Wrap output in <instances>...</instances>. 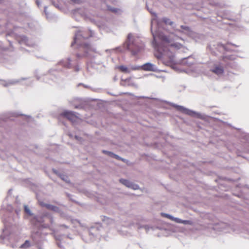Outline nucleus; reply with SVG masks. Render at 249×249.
<instances>
[{
	"mask_svg": "<svg viewBox=\"0 0 249 249\" xmlns=\"http://www.w3.org/2000/svg\"><path fill=\"white\" fill-rule=\"evenodd\" d=\"M24 211L26 214H27L28 215H29L30 216H32L33 215V214L31 212V210H30V209L29 208L28 206L24 205Z\"/></svg>",
	"mask_w": 249,
	"mask_h": 249,
	"instance_id": "nucleus-21",
	"label": "nucleus"
},
{
	"mask_svg": "<svg viewBox=\"0 0 249 249\" xmlns=\"http://www.w3.org/2000/svg\"><path fill=\"white\" fill-rule=\"evenodd\" d=\"M133 35L131 34H129L127 36V42L124 44V46L127 49H128V50L132 49L131 48H130V45L131 43H133Z\"/></svg>",
	"mask_w": 249,
	"mask_h": 249,
	"instance_id": "nucleus-13",
	"label": "nucleus"
},
{
	"mask_svg": "<svg viewBox=\"0 0 249 249\" xmlns=\"http://www.w3.org/2000/svg\"><path fill=\"white\" fill-rule=\"evenodd\" d=\"M87 37L83 35H82L80 32H77L74 37V43H77L78 44H80L81 43V38H86Z\"/></svg>",
	"mask_w": 249,
	"mask_h": 249,
	"instance_id": "nucleus-12",
	"label": "nucleus"
},
{
	"mask_svg": "<svg viewBox=\"0 0 249 249\" xmlns=\"http://www.w3.org/2000/svg\"><path fill=\"white\" fill-rule=\"evenodd\" d=\"M11 192H12V190H9V191H8V194L9 195H11Z\"/></svg>",
	"mask_w": 249,
	"mask_h": 249,
	"instance_id": "nucleus-28",
	"label": "nucleus"
},
{
	"mask_svg": "<svg viewBox=\"0 0 249 249\" xmlns=\"http://www.w3.org/2000/svg\"><path fill=\"white\" fill-rule=\"evenodd\" d=\"M64 116L71 121L72 124L79 123L80 119L72 111H66L63 114Z\"/></svg>",
	"mask_w": 249,
	"mask_h": 249,
	"instance_id": "nucleus-6",
	"label": "nucleus"
},
{
	"mask_svg": "<svg viewBox=\"0 0 249 249\" xmlns=\"http://www.w3.org/2000/svg\"><path fill=\"white\" fill-rule=\"evenodd\" d=\"M17 234L14 232L12 227H5L2 231V233L0 236V238L3 242L6 241L9 242L17 241Z\"/></svg>",
	"mask_w": 249,
	"mask_h": 249,
	"instance_id": "nucleus-3",
	"label": "nucleus"
},
{
	"mask_svg": "<svg viewBox=\"0 0 249 249\" xmlns=\"http://www.w3.org/2000/svg\"><path fill=\"white\" fill-rule=\"evenodd\" d=\"M181 110L182 111L183 113H184L185 114H188L189 115H191V116H193L194 117H196L197 118H202V115H201L200 114H199L198 113L195 112L194 111H193L191 110L185 109V110Z\"/></svg>",
	"mask_w": 249,
	"mask_h": 249,
	"instance_id": "nucleus-11",
	"label": "nucleus"
},
{
	"mask_svg": "<svg viewBox=\"0 0 249 249\" xmlns=\"http://www.w3.org/2000/svg\"><path fill=\"white\" fill-rule=\"evenodd\" d=\"M89 233L90 234H92V231L91 230L89 231Z\"/></svg>",
	"mask_w": 249,
	"mask_h": 249,
	"instance_id": "nucleus-30",
	"label": "nucleus"
},
{
	"mask_svg": "<svg viewBox=\"0 0 249 249\" xmlns=\"http://www.w3.org/2000/svg\"><path fill=\"white\" fill-rule=\"evenodd\" d=\"M160 23L156 17L153 18L151 20V30L153 36V45L155 49L159 53L155 54L158 58H169L171 62H174L175 50H177L183 47V45L178 41L182 39L169 38L162 32L160 31Z\"/></svg>",
	"mask_w": 249,
	"mask_h": 249,
	"instance_id": "nucleus-1",
	"label": "nucleus"
},
{
	"mask_svg": "<svg viewBox=\"0 0 249 249\" xmlns=\"http://www.w3.org/2000/svg\"><path fill=\"white\" fill-rule=\"evenodd\" d=\"M134 67H133L131 69H129L124 66H120L118 67V68L122 72H125V73H129V72H130L131 70H133L132 68Z\"/></svg>",
	"mask_w": 249,
	"mask_h": 249,
	"instance_id": "nucleus-18",
	"label": "nucleus"
},
{
	"mask_svg": "<svg viewBox=\"0 0 249 249\" xmlns=\"http://www.w3.org/2000/svg\"><path fill=\"white\" fill-rule=\"evenodd\" d=\"M103 152L104 153L107 155L108 156H109L110 157H112V158H115L116 159H117V160H123L122 158L120 157L119 156H118V155L113 153L111 152L107 151H106V150H103Z\"/></svg>",
	"mask_w": 249,
	"mask_h": 249,
	"instance_id": "nucleus-17",
	"label": "nucleus"
},
{
	"mask_svg": "<svg viewBox=\"0 0 249 249\" xmlns=\"http://www.w3.org/2000/svg\"><path fill=\"white\" fill-rule=\"evenodd\" d=\"M181 30L176 29V31L181 32L192 38H195L196 36V33L192 31L188 27L185 26H181Z\"/></svg>",
	"mask_w": 249,
	"mask_h": 249,
	"instance_id": "nucleus-7",
	"label": "nucleus"
},
{
	"mask_svg": "<svg viewBox=\"0 0 249 249\" xmlns=\"http://www.w3.org/2000/svg\"><path fill=\"white\" fill-rule=\"evenodd\" d=\"M15 82H16L12 81V82H10V84H13L15 83Z\"/></svg>",
	"mask_w": 249,
	"mask_h": 249,
	"instance_id": "nucleus-29",
	"label": "nucleus"
},
{
	"mask_svg": "<svg viewBox=\"0 0 249 249\" xmlns=\"http://www.w3.org/2000/svg\"><path fill=\"white\" fill-rule=\"evenodd\" d=\"M120 181L128 188L133 190H138L139 188V186L137 184H134L128 180L122 178L120 179Z\"/></svg>",
	"mask_w": 249,
	"mask_h": 249,
	"instance_id": "nucleus-8",
	"label": "nucleus"
},
{
	"mask_svg": "<svg viewBox=\"0 0 249 249\" xmlns=\"http://www.w3.org/2000/svg\"><path fill=\"white\" fill-rule=\"evenodd\" d=\"M88 45H88V44H85V47H88Z\"/></svg>",
	"mask_w": 249,
	"mask_h": 249,
	"instance_id": "nucleus-31",
	"label": "nucleus"
},
{
	"mask_svg": "<svg viewBox=\"0 0 249 249\" xmlns=\"http://www.w3.org/2000/svg\"><path fill=\"white\" fill-rule=\"evenodd\" d=\"M16 213L17 214V216L18 217V218L19 217V212L18 210H16Z\"/></svg>",
	"mask_w": 249,
	"mask_h": 249,
	"instance_id": "nucleus-25",
	"label": "nucleus"
},
{
	"mask_svg": "<svg viewBox=\"0 0 249 249\" xmlns=\"http://www.w3.org/2000/svg\"><path fill=\"white\" fill-rule=\"evenodd\" d=\"M141 49H142L141 48H140L137 51H135V50H132V54L134 55H136L138 53V52L140 51V50Z\"/></svg>",
	"mask_w": 249,
	"mask_h": 249,
	"instance_id": "nucleus-24",
	"label": "nucleus"
},
{
	"mask_svg": "<svg viewBox=\"0 0 249 249\" xmlns=\"http://www.w3.org/2000/svg\"><path fill=\"white\" fill-rule=\"evenodd\" d=\"M40 204L42 206L45 207L47 209L51 210L54 212H58L59 211V208L55 206L48 204H45L44 203H40Z\"/></svg>",
	"mask_w": 249,
	"mask_h": 249,
	"instance_id": "nucleus-10",
	"label": "nucleus"
},
{
	"mask_svg": "<svg viewBox=\"0 0 249 249\" xmlns=\"http://www.w3.org/2000/svg\"><path fill=\"white\" fill-rule=\"evenodd\" d=\"M136 228H137L138 229H144L145 230V231H147L149 229V227L147 226V225H140V224L139 223H137L136 224Z\"/></svg>",
	"mask_w": 249,
	"mask_h": 249,
	"instance_id": "nucleus-19",
	"label": "nucleus"
},
{
	"mask_svg": "<svg viewBox=\"0 0 249 249\" xmlns=\"http://www.w3.org/2000/svg\"><path fill=\"white\" fill-rule=\"evenodd\" d=\"M121 85L123 86L129 85L137 87V85L131 82V78H129L122 82Z\"/></svg>",
	"mask_w": 249,
	"mask_h": 249,
	"instance_id": "nucleus-16",
	"label": "nucleus"
},
{
	"mask_svg": "<svg viewBox=\"0 0 249 249\" xmlns=\"http://www.w3.org/2000/svg\"><path fill=\"white\" fill-rule=\"evenodd\" d=\"M61 178L63 180H65L66 181H67V180L66 179H65V177L64 176H61Z\"/></svg>",
	"mask_w": 249,
	"mask_h": 249,
	"instance_id": "nucleus-26",
	"label": "nucleus"
},
{
	"mask_svg": "<svg viewBox=\"0 0 249 249\" xmlns=\"http://www.w3.org/2000/svg\"><path fill=\"white\" fill-rule=\"evenodd\" d=\"M106 104L107 103L106 102L101 100H98L94 101L93 105H96L98 108H101L105 107Z\"/></svg>",
	"mask_w": 249,
	"mask_h": 249,
	"instance_id": "nucleus-14",
	"label": "nucleus"
},
{
	"mask_svg": "<svg viewBox=\"0 0 249 249\" xmlns=\"http://www.w3.org/2000/svg\"><path fill=\"white\" fill-rule=\"evenodd\" d=\"M75 139H76V140H77L79 141V140H80V137H78V136H75Z\"/></svg>",
	"mask_w": 249,
	"mask_h": 249,
	"instance_id": "nucleus-27",
	"label": "nucleus"
},
{
	"mask_svg": "<svg viewBox=\"0 0 249 249\" xmlns=\"http://www.w3.org/2000/svg\"><path fill=\"white\" fill-rule=\"evenodd\" d=\"M162 21L166 24H168V25H172L173 24V22L171 21L170 20V19L167 18H163L162 19Z\"/></svg>",
	"mask_w": 249,
	"mask_h": 249,
	"instance_id": "nucleus-23",
	"label": "nucleus"
},
{
	"mask_svg": "<svg viewBox=\"0 0 249 249\" xmlns=\"http://www.w3.org/2000/svg\"><path fill=\"white\" fill-rule=\"evenodd\" d=\"M161 107L165 108H176L177 109H185L181 106H179L177 105L169 102H164Z\"/></svg>",
	"mask_w": 249,
	"mask_h": 249,
	"instance_id": "nucleus-9",
	"label": "nucleus"
},
{
	"mask_svg": "<svg viewBox=\"0 0 249 249\" xmlns=\"http://www.w3.org/2000/svg\"><path fill=\"white\" fill-rule=\"evenodd\" d=\"M103 221L106 224H110L114 223V221L112 219L106 217H104Z\"/></svg>",
	"mask_w": 249,
	"mask_h": 249,
	"instance_id": "nucleus-22",
	"label": "nucleus"
},
{
	"mask_svg": "<svg viewBox=\"0 0 249 249\" xmlns=\"http://www.w3.org/2000/svg\"><path fill=\"white\" fill-rule=\"evenodd\" d=\"M164 217L169 218V219L174 221L178 223H181L184 225H191L193 224V222L191 220H182L179 218L175 217L172 215L167 214V213H162V214Z\"/></svg>",
	"mask_w": 249,
	"mask_h": 249,
	"instance_id": "nucleus-5",
	"label": "nucleus"
},
{
	"mask_svg": "<svg viewBox=\"0 0 249 249\" xmlns=\"http://www.w3.org/2000/svg\"><path fill=\"white\" fill-rule=\"evenodd\" d=\"M212 71L218 75H221L223 72V69L221 66H216Z\"/></svg>",
	"mask_w": 249,
	"mask_h": 249,
	"instance_id": "nucleus-15",
	"label": "nucleus"
},
{
	"mask_svg": "<svg viewBox=\"0 0 249 249\" xmlns=\"http://www.w3.org/2000/svg\"><path fill=\"white\" fill-rule=\"evenodd\" d=\"M213 230L217 231H221L224 233L230 232L231 231L235 232L237 233L241 232H245L249 233V231L247 230H243L241 231L239 227L235 226L234 227H231L225 223L220 222L214 225Z\"/></svg>",
	"mask_w": 249,
	"mask_h": 249,
	"instance_id": "nucleus-2",
	"label": "nucleus"
},
{
	"mask_svg": "<svg viewBox=\"0 0 249 249\" xmlns=\"http://www.w3.org/2000/svg\"><path fill=\"white\" fill-rule=\"evenodd\" d=\"M140 69H142V70L146 71H156L158 70V69L156 67V66L151 63H146L141 67L136 66L133 68L132 70H139Z\"/></svg>",
	"mask_w": 249,
	"mask_h": 249,
	"instance_id": "nucleus-4",
	"label": "nucleus"
},
{
	"mask_svg": "<svg viewBox=\"0 0 249 249\" xmlns=\"http://www.w3.org/2000/svg\"><path fill=\"white\" fill-rule=\"evenodd\" d=\"M30 246V242L28 240L25 241L24 244L20 246V249H27Z\"/></svg>",
	"mask_w": 249,
	"mask_h": 249,
	"instance_id": "nucleus-20",
	"label": "nucleus"
}]
</instances>
